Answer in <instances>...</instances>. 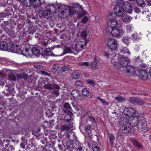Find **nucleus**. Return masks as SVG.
Listing matches in <instances>:
<instances>
[{"instance_id":"nucleus-1","label":"nucleus","mask_w":151,"mask_h":151,"mask_svg":"<svg viewBox=\"0 0 151 151\" xmlns=\"http://www.w3.org/2000/svg\"><path fill=\"white\" fill-rule=\"evenodd\" d=\"M24 5L28 7H30L32 6H33L35 9H37L40 6L44 5L45 6L47 3L45 0H43L42 2L40 0H24Z\"/></svg>"},{"instance_id":"nucleus-2","label":"nucleus","mask_w":151,"mask_h":151,"mask_svg":"<svg viewBox=\"0 0 151 151\" xmlns=\"http://www.w3.org/2000/svg\"><path fill=\"white\" fill-rule=\"evenodd\" d=\"M111 30V33L112 36L114 37H120L123 35L124 31L122 30H120L117 28H110L108 27L106 28V30L107 32H110V30Z\"/></svg>"},{"instance_id":"nucleus-3","label":"nucleus","mask_w":151,"mask_h":151,"mask_svg":"<svg viewBox=\"0 0 151 151\" xmlns=\"http://www.w3.org/2000/svg\"><path fill=\"white\" fill-rule=\"evenodd\" d=\"M147 121L146 119L143 117H139L137 126L138 130L142 129V131L144 132L148 130V128L147 127Z\"/></svg>"},{"instance_id":"nucleus-4","label":"nucleus","mask_w":151,"mask_h":151,"mask_svg":"<svg viewBox=\"0 0 151 151\" xmlns=\"http://www.w3.org/2000/svg\"><path fill=\"white\" fill-rule=\"evenodd\" d=\"M46 9H47L42 12V16L45 18L48 19L50 18L51 15V11L53 10L55 11L56 8L53 4H48Z\"/></svg>"},{"instance_id":"nucleus-5","label":"nucleus","mask_w":151,"mask_h":151,"mask_svg":"<svg viewBox=\"0 0 151 151\" xmlns=\"http://www.w3.org/2000/svg\"><path fill=\"white\" fill-rule=\"evenodd\" d=\"M61 9L62 10L60 12L61 14L63 16H67L66 12L67 11V9H69V14L70 15H73L75 14L76 12V10L72 6H66L65 5H62L61 6Z\"/></svg>"},{"instance_id":"nucleus-6","label":"nucleus","mask_w":151,"mask_h":151,"mask_svg":"<svg viewBox=\"0 0 151 151\" xmlns=\"http://www.w3.org/2000/svg\"><path fill=\"white\" fill-rule=\"evenodd\" d=\"M136 70H137V68L127 65L122 69V71H123L124 72L129 73V75L135 76Z\"/></svg>"},{"instance_id":"nucleus-7","label":"nucleus","mask_w":151,"mask_h":151,"mask_svg":"<svg viewBox=\"0 0 151 151\" xmlns=\"http://www.w3.org/2000/svg\"><path fill=\"white\" fill-rule=\"evenodd\" d=\"M136 75L139 76L143 80L146 79L148 78L147 73L145 69H139V70H136Z\"/></svg>"},{"instance_id":"nucleus-8","label":"nucleus","mask_w":151,"mask_h":151,"mask_svg":"<svg viewBox=\"0 0 151 151\" xmlns=\"http://www.w3.org/2000/svg\"><path fill=\"white\" fill-rule=\"evenodd\" d=\"M117 41L113 38H109L107 41V45L108 47L110 49L114 50L117 46Z\"/></svg>"},{"instance_id":"nucleus-9","label":"nucleus","mask_w":151,"mask_h":151,"mask_svg":"<svg viewBox=\"0 0 151 151\" xmlns=\"http://www.w3.org/2000/svg\"><path fill=\"white\" fill-rule=\"evenodd\" d=\"M135 113L134 110L131 107H127L125 108L124 111V113L127 116L131 117Z\"/></svg>"},{"instance_id":"nucleus-10","label":"nucleus","mask_w":151,"mask_h":151,"mask_svg":"<svg viewBox=\"0 0 151 151\" xmlns=\"http://www.w3.org/2000/svg\"><path fill=\"white\" fill-rule=\"evenodd\" d=\"M123 7L124 11L125 12L129 14L132 13V6L131 4L128 2H124L123 5Z\"/></svg>"},{"instance_id":"nucleus-11","label":"nucleus","mask_w":151,"mask_h":151,"mask_svg":"<svg viewBox=\"0 0 151 151\" xmlns=\"http://www.w3.org/2000/svg\"><path fill=\"white\" fill-rule=\"evenodd\" d=\"M115 14L118 16H120L123 14L124 9L123 7L120 5H116L114 9Z\"/></svg>"},{"instance_id":"nucleus-12","label":"nucleus","mask_w":151,"mask_h":151,"mask_svg":"<svg viewBox=\"0 0 151 151\" xmlns=\"http://www.w3.org/2000/svg\"><path fill=\"white\" fill-rule=\"evenodd\" d=\"M129 62V59L125 57L121 58L119 60V62L120 63L122 69L128 65Z\"/></svg>"},{"instance_id":"nucleus-13","label":"nucleus","mask_w":151,"mask_h":151,"mask_svg":"<svg viewBox=\"0 0 151 151\" xmlns=\"http://www.w3.org/2000/svg\"><path fill=\"white\" fill-rule=\"evenodd\" d=\"M119 60H116L113 59L112 60L111 63L112 65L114 66L115 68L116 69L118 70L122 71V68L120 63L118 62Z\"/></svg>"},{"instance_id":"nucleus-14","label":"nucleus","mask_w":151,"mask_h":151,"mask_svg":"<svg viewBox=\"0 0 151 151\" xmlns=\"http://www.w3.org/2000/svg\"><path fill=\"white\" fill-rule=\"evenodd\" d=\"M9 44L10 43H8L4 41H2L0 42V49L4 51H6L8 50L10 47Z\"/></svg>"},{"instance_id":"nucleus-15","label":"nucleus","mask_w":151,"mask_h":151,"mask_svg":"<svg viewBox=\"0 0 151 151\" xmlns=\"http://www.w3.org/2000/svg\"><path fill=\"white\" fill-rule=\"evenodd\" d=\"M68 137L71 141H74L76 138V133L72 130H69L67 134Z\"/></svg>"},{"instance_id":"nucleus-16","label":"nucleus","mask_w":151,"mask_h":151,"mask_svg":"<svg viewBox=\"0 0 151 151\" xmlns=\"http://www.w3.org/2000/svg\"><path fill=\"white\" fill-rule=\"evenodd\" d=\"M84 43L81 41L79 42L76 45L75 47V50L77 52H79L82 50L83 48Z\"/></svg>"},{"instance_id":"nucleus-17","label":"nucleus","mask_w":151,"mask_h":151,"mask_svg":"<svg viewBox=\"0 0 151 151\" xmlns=\"http://www.w3.org/2000/svg\"><path fill=\"white\" fill-rule=\"evenodd\" d=\"M64 113H67L64 118V120L67 123H69L70 120L71 116H72L73 114L70 111H64Z\"/></svg>"},{"instance_id":"nucleus-18","label":"nucleus","mask_w":151,"mask_h":151,"mask_svg":"<svg viewBox=\"0 0 151 151\" xmlns=\"http://www.w3.org/2000/svg\"><path fill=\"white\" fill-rule=\"evenodd\" d=\"M139 117L137 118V117H132L130 118L129 120V124L132 127L137 126V121H138Z\"/></svg>"},{"instance_id":"nucleus-19","label":"nucleus","mask_w":151,"mask_h":151,"mask_svg":"<svg viewBox=\"0 0 151 151\" xmlns=\"http://www.w3.org/2000/svg\"><path fill=\"white\" fill-rule=\"evenodd\" d=\"M107 24L108 25L109 27H109L110 28L116 27H115L117 24V22L115 19H111L108 21Z\"/></svg>"},{"instance_id":"nucleus-20","label":"nucleus","mask_w":151,"mask_h":151,"mask_svg":"<svg viewBox=\"0 0 151 151\" xmlns=\"http://www.w3.org/2000/svg\"><path fill=\"white\" fill-rule=\"evenodd\" d=\"M91 68L93 70H96L99 68V63L98 61L95 59L90 64Z\"/></svg>"},{"instance_id":"nucleus-21","label":"nucleus","mask_w":151,"mask_h":151,"mask_svg":"<svg viewBox=\"0 0 151 151\" xmlns=\"http://www.w3.org/2000/svg\"><path fill=\"white\" fill-rule=\"evenodd\" d=\"M71 94L73 98L76 99L82 100L81 95L78 91L76 90H73L71 92Z\"/></svg>"},{"instance_id":"nucleus-22","label":"nucleus","mask_w":151,"mask_h":151,"mask_svg":"<svg viewBox=\"0 0 151 151\" xmlns=\"http://www.w3.org/2000/svg\"><path fill=\"white\" fill-rule=\"evenodd\" d=\"M14 52H18L21 50V47L17 45L13 44L9 47Z\"/></svg>"},{"instance_id":"nucleus-23","label":"nucleus","mask_w":151,"mask_h":151,"mask_svg":"<svg viewBox=\"0 0 151 151\" xmlns=\"http://www.w3.org/2000/svg\"><path fill=\"white\" fill-rule=\"evenodd\" d=\"M120 17L121 19L125 22H129L132 19V18L129 17L126 14H122Z\"/></svg>"},{"instance_id":"nucleus-24","label":"nucleus","mask_w":151,"mask_h":151,"mask_svg":"<svg viewBox=\"0 0 151 151\" xmlns=\"http://www.w3.org/2000/svg\"><path fill=\"white\" fill-rule=\"evenodd\" d=\"M73 127V125L69 124H65V125H61L60 126V129L62 131H68Z\"/></svg>"},{"instance_id":"nucleus-25","label":"nucleus","mask_w":151,"mask_h":151,"mask_svg":"<svg viewBox=\"0 0 151 151\" xmlns=\"http://www.w3.org/2000/svg\"><path fill=\"white\" fill-rule=\"evenodd\" d=\"M28 75L24 73L19 74L17 75V78L18 80L23 79L25 81H27L28 78Z\"/></svg>"},{"instance_id":"nucleus-26","label":"nucleus","mask_w":151,"mask_h":151,"mask_svg":"<svg viewBox=\"0 0 151 151\" xmlns=\"http://www.w3.org/2000/svg\"><path fill=\"white\" fill-rule=\"evenodd\" d=\"M121 129V132L124 133H129L132 131V129L129 125L126 127H122Z\"/></svg>"},{"instance_id":"nucleus-27","label":"nucleus","mask_w":151,"mask_h":151,"mask_svg":"<svg viewBox=\"0 0 151 151\" xmlns=\"http://www.w3.org/2000/svg\"><path fill=\"white\" fill-rule=\"evenodd\" d=\"M23 55L29 58L32 56V54L29 53V50L27 48H24L22 51Z\"/></svg>"},{"instance_id":"nucleus-28","label":"nucleus","mask_w":151,"mask_h":151,"mask_svg":"<svg viewBox=\"0 0 151 151\" xmlns=\"http://www.w3.org/2000/svg\"><path fill=\"white\" fill-rule=\"evenodd\" d=\"M131 142L133 145L136 146L139 149H142L143 148V146L138 141L134 139H132L131 140Z\"/></svg>"},{"instance_id":"nucleus-29","label":"nucleus","mask_w":151,"mask_h":151,"mask_svg":"<svg viewBox=\"0 0 151 151\" xmlns=\"http://www.w3.org/2000/svg\"><path fill=\"white\" fill-rule=\"evenodd\" d=\"M31 51L37 56H39L40 54L39 49L35 47H33L32 48Z\"/></svg>"},{"instance_id":"nucleus-30","label":"nucleus","mask_w":151,"mask_h":151,"mask_svg":"<svg viewBox=\"0 0 151 151\" xmlns=\"http://www.w3.org/2000/svg\"><path fill=\"white\" fill-rule=\"evenodd\" d=\"M120 51L123 54H128L129 55L130 54V52L127 47H121L120 49Z\"/></svg>"},{"instance_id":"nucleus-31","label":"nucleus","mask_w":151,"mask_h":151,"mask_svg":"<svg viewBox=\"0 0 151 151\" xmlns=\"http://www.w3.org/2000/svg\"><path fill=\"white\" fill-rule=\"evenodd\" d=\"M51 50L50 48H47L43 52L42 55L43 56H49L51 55Z\"/></svg>"},{"instance_id":"nucleus-32","label":"nucleus","mask_w":151,"mask_h":151,"mask_svg":"<svg viewBox=\"0 0 151 151\" xmlns=\"http://www.w3.org/2000/svg\"><path fill=\"white\" fill-rule=\"evenodd\" d=\"M58 88V86L57 85H54L52 86L50 84H47L45 85L44 86V88L49 90L52 89L53 88Z\"/></svg>"},{"instance_id":"nucleus-33","label":"nucleus","mask_w":151,"mask_h":151,"mask_svg":"<svg viewBox=\"0 0 151 151\" xmlns=\"http://www.w3.org/2000/svg\"><path fill=\"white\" fill-rule=\"evenodd\" d=\"M108 137L109 139L111 145H112L113 143V141L115 139V137L113 134H112L110 133H108Z\"/></svg>"},{"instance_id":"nucleus-34","label":"nucleus","mask_w":151,"mask_h":151,"mask_svg":"<svg viewBox=\"0 0 151 151\" xmlns=\"http://www.w3.org/2000/svg\"><path fill=\"white\" fill-rule=\"evenodd\" d=\"M129 122V121H128L127 119L124 118L121 122L120 124L122 126V127H126L128 125L129 126V124H128Z\"/></svg>"},{"instance_id":"nucleus-35","label":"nucleus","mask_w":151,"mask_h":151,"mask_svg":"<svg viewBox=\"0 0 151 151\" xmlns=\"http://www.w3.org/2000/svg\"><path fill=\"white\" fill-rule=\"evenodd\" d=\"M81 9V12L78 13V17L79 19L81 18L83 16L86 15L87 14V11H86L83 10L82 8Z\"/></svg>"},{"instance_id":"nucleus-36","label":"nucleus","mask_w":151,"mask_h":151,"mask_svg":"<svg viewBox=\"0 0 151 151\" xmlns=\"http://www.w3.org/2000/svg\"><path fill=\"white\" fill-rule=\"evenodd\" d=\"M88 32L85 30L83 31L81 34V37L83 39L86 40V37L88 35Z\"/></svg>"},{"instance_id":"nucleus-37","label":"nucleus","mask_w":151,"mask_h":151,"mask_svg":"<svg viewBox=\"0 0 151 151\" xmlns=\"http://www.w3.org/2000/svg\"><path fill=\"white\" fill-rule=\"evenodd\" d=\"M64 53L65 54L68 53H72V49L69 47L65 46L64 47Z\"/></svg>"},{"instance_id":"nucleus-38","label":"nucleus","mask_w":151,"mask_h":151,"mask_svg":"<svg viewBox=\"0 0 151 151\" xmlns=\"http://www.w3.org/2000/svg\"><path fill=\"white\" fill-rule=\"evenodd\" d=\"M129 38L128 36H124L122 39V40L126 45H128L129 43Z\"/></svg>"},{"instance_id":"nucleus-39","label":"nucleus","mask_w":151,"mask_h":151,"mask_svg":"<svg viewBox=\"0 0 151 151\" xmlns=\"http://www.w3.org/2000/svg\"><path fill=\"white\" fill-rule=\"evenodd\" d=\"M78 65L81 66L85 67L89 66L90 64L87 62H81L79 63Z\"/></svg>"},{"instance_id":"nucleus-40","label":"nucleus","mask_w":151,"mask_h":151,"mask_svg":"<svg viewBox=\"0 0 151 151\" xmlns=\"http://www.w3.org/2000/svg\"><path fill=\"white\" fill-rule=\"evenodd\" d=\"M137 99L138 98L136 97H132L129 99V101L131 103L134 105H137Z\"/></svg>"},{"instance_id":"nucleus-41","label":"nucleus","mask_w":151,"mask_h":151,"mask_svg":"<svg viewBox=\"0 0 151 151\" xmlns=\"http://www.w3.org/2000/svg\"><path fill=\"white\" fill-rule=\"evenodd\" d=\"M83 94L85 96L87 97L89 95V93L86 88H84L82 91Z\"/></svg>"},{"instance_id":"nucleus-42","label":"nucleus","mask_w":151,"mask_h":151,"mask_svg":"<svg viewBox=\"0 0 151 151\" xmlns=\"http://www.w3.org/2000/svg\"><path fill=\"white\" fill-rule=\"evenodd\" d=\"M64 108L68 110V111H70L71 110V106L68 103L64 104Z\"/></svg>"},{"instance_id":"nucleus-43","label":"nucleus","mask_w":151,"mask_h":151,"mask_svg":"<svg viewBox=\"0 0 151 151\" xmlns=\"http://www.w3.org/2000/svg\"><path fill=\"white\" fill-rule=\"evenodd\" d=\"M137 4L140 6H144L145 5L144 0H136Z\"/></svg>"},{"instance_id":"nucleus-44","label":"nucleus","mask_w":151,"mask_h":151,"mask_svg":"<svg viewBox=\"0 0 151 151\" xmlns=\"http://www.w3.org/2000/svg\"><path fill=\"white\" fill-rule=\"evenodd\" d=\"M8 78L9 80L13 81H15L17 78V76H15L12 74H9V75Z\"/></svg>"},{"instance_id":"nucleus-45","label":"nucleus","mask_w":151,"mask_h":151,"mask_svg":"<svg viewBox=\"0 0 151 151\" xmlns=\"http://www.w3.org/2000/svg\"><path fill=\"white\" fill-rule=\"evenodd\" d=\"M116 100L119 102H123L125 100V99L122 96H118L115 98Z\"/></svg>"},{"instance_id":"nucleus-46","label":"nucleus","mask_w":151,"mask_h":151,"mask_svg":"<svg viewBox=\"0 0 151 151\" xmlns=\"http://www.w3.org/2000/svg\"><path fill=\"white\" fill-rule=\"evenodd\" d=\"M72 6L75 9L77 8H79L81 9L82 8V6L78 3L73 4Z\"/></svg>"},{"instance_id":"nucleus-47","label":"nucleus","mask_w":151,"mask_h":151,"mask_svg":"<svg viewBox=\"0 0 151 151\" xmlns=\"http://www.w3.org/2000/svg\"><path fill=\"white\" fill-rule=\"evenodd\" d=\"M58 69V67L55 64L53 65L51 71L53 72H55Z\"/></svg>"},{"instance_id":"nucleus-48","label":"nucleus","mask_w":151,"mask_h":151,"mask_svg":"<svg viewBox=\"0 0 151 151\" xmlns=\"http://www.w3.org/2000/svg\"><path fill=\"white\" fill-rule=\"evenodd\" d=\"M89 20L88 17L87 16H84L81 20L82 23H86Z\"/></svg>"},{"instance_id":"nucleus-49","label":"nucleus","mask_w":151,"mask_h":151,"mask_svg":"<svg viewBox=\"0 0 151 151\" xmlns=\"http://www.w3.org/2000/svg\"><path fill=\"white\" fill-rule=\"evenodd\" d=\"M86 82L88 83H89L93 86H95L96 85V82L94 81L91 80H88L86 81Z\"/></svg>"},{"instance_id":"nucleus-50","label":"nucleus","mask_w":151,"mask_h":151,"mask_svg":"<svg viewBox=\"0 0 151 151\" xmlns=\"http://www.w3.org/2000/svg\"><path fill=\"white\" fill-rule=\"evenodd\" d=\"M144 102L141 99L138 98L137 105H142L144 104Z\"/></svg>"},{"instance_id":"nucleus-51","label":"nucleus","mask_w":151,"mask_h":151,"mask_svg":"<svg viewBox=\"0 0 151 151\" xmlns=\"http://www.w3.org/2000/svg\"><path fill=\"white\" fill-rule=\"evenodd\" d=\"M98 99L99 101L102 102L103 104L106 105H108L109 103L106 101H105L104 99L101 98L99 97H98Z\"/></svg>"},{"instance_id":"nucleus-52","label":"nucleus","mask_w":151,"mask_h":151,"mask_svg":"<svg viewBox=\"0 0 151 151\" xmlns=\"http://www.w3.org/2000/svg\"><path fill=\"white\" fill-rule=\"evenodd\" d=\"M133 9L134 12L138 14L141 12L140 9L137 7L135 6L134 7Z\"/></svg>"},{"instance_id":"nucleus-53","label":"nucleus","mask_w":151,"mask_h":151,"mask_svg":"<svg viewBox=\"0 0 151 151\" xmlns=\"http://www.w3.org/2000/svg\"><path fill=\"white\" fill-rule=\"evenodd\" d=\"M55 88H56V89L55 91H54L53 92V94H54L55 96H57L59 94V92L58 91L59 89V87H58V88L57 87Z\"/></svg>"},{"instance_id":"nucleus-54","label":"nucleus","mask_w":151,"mask_h":151,"mask_svg":"<svg viewBox=\"0 0 151 151\" xmlns=\"http://www.w3.org/2000/svg\"><path fill=\"white\" fill-rule=\"evenodd\" d=\"M75 84L77 86H83V83L82 81H80L76 82L75 83Z\"/></svg>"},{"instance_id":"nucleus-55","label":"nucleus","mask_w":151,"mask_h":151,"mask_svg":"<svg viewBox=\"0 0 151 151\" xmlns=\"http://www.w3.org/2000/svg\"><path fill=\"white\" fill-rule=\"evenodd\" d=\"M103 55L106 58H108L109 57L110 54L108 52L106 51L103 53Z\"/></svg>"},{"instance_id":"nucleus-56","label":"nucleus","mask_w":151,"mask_h":151,"mask_svg":"<svg viewBox=\"0 0 151 151\" xmlns=\"http://www.w3.org/2000/svg\"><path fill=\"white\" fill-rule=\"evenodd\" d=\"M132 39L133 41H135L138 39L137 35V34H133L132 35Z\"/></svg>"},{"instance_id":"nucleus-57","label":"nucleus","mask_w":151,"mask_h":151,"mask_svg":"<svg viewBox=\"0 0 151 151\" xmlns=\"http://www.w3.org/2000/svg\"><path fill=\"white\" fill-rule=\"evenodd\" d=\"M69 69V67L67 66H65L62 68L61 70L62 72H64L68 70Z\"/></svg>"},{"instance_id":"nucleus-58","label":"nucleus","mask_w":151,"mask_h":151,"mask_svg":"<svg viewBox=\"0 0 151 151\" xmlns=\"http://www.w3.org/2000/svg\"><path fill=\"white\" fill-rule=\"evenodd\" d=\"M126 28L127 30L131 31L133 29V27L132 25L128 24L126 26Z\"/></svg>"},{"instance_id":"nucleus-59","label":"nucleus","mask_w":151,"mask_h":151,"mask_svg":"<svg viewBox=\"0 0 151 151\" xmlns=\"http://www.w3.org/2000/svg\"><path fill=\"white\" fill-rule=\"evenodd\" d=\"M86 149L85 147H79L77 150V151H85V150H86Z\"/></svg>"},{"instance_id":"nucleus-60","label":"nucleus","mask_w":151,"mask_h":151,"mask_svg":"<svg viewBox=\"0 0 151 151\" xmlns=\"http://www.w3.org/2000/svg\"><path fill=\"white\" fill-rule=\"evenodd\" d=\"M91 128V126L90 124H88L86 127L85 128V130L86 132H88L90 130V129Z\"/></svg>"},{"instance_id":"nucleus-61","label":"nucleus","mask_w":151,"mask_h":151,"mask_svg":"<svg viewBox=\"0 0 151 151\" xmlns=\"http://www.w3.org/2000/svg\"><path fill=\"white\" fill-rule=\"evenodd\" d=\"M93 151H99L100 148L98 146H95L93 148Z\"/></svg>"},{"instance_id":"nucleus-62","label":"nucleus","mask_w":151,"mask_h":151,"mask_svg":"<svg viewBox=\"0 0 151 151\" xmlns=\"http://www.w3.org/2000/svg\"><path fill=\"white\" fill-rule=\"evenodd\" d=\"M41 73H42V74L47 75L49 76H50V74L49 73L44 71H41Z\"/></svg>"},{"instance_id":"nucleus-63","label":"nucleus","mask_w":151,"mask_h":151,"mask_svg":"<svg viewBox=\"0 0 151 151\" xmlns=\"http://www.w3.org/2000/svg\"><path fill=\"white\" fill-rule=\"evenodd\" d=\"M80 74L78 73L76 74L75 76H74V78L75 79H78L80 77Z\"/></svg>"},{"instance_id":"nucleus-64","label":"nucleus","mask_w":151,"mask_h":151,"mask_svg":"<svg viewBox=\"0 0 151 151\" xmlns=\"http://www.w3.org/2000/svg\"><path fill=\"white\" fill-rule=\"evenodd\" d=\"M9 151H12L14 150V148L12 146H11L9 147Z\"/></svg>"}]
</instances>
